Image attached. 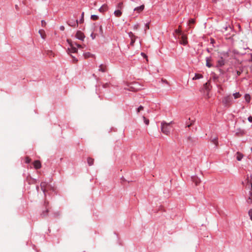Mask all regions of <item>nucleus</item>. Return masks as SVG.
<instances>
[{"mask_svg":"<svg viewBox=\"0 0 252 252\" xmlns=\"http://www.w3.org/2000/svg\"><path fill=\"white\" fill-rule=\"evenodd\" d=\"M233 96L234 98L237 99L241 96V94H239V93H236L233 94Z\"/></svg>","mask_w":252,"mask_h":252,"instance_id":"obj_33","label":"nucleus"},{"mask_svg":"<svg viewBox=\"0 0 252 252\" xmlns=\"http://www.w3.org/2000/svg\"><path fill=\"white\" fill-rule=\"evenodd\" d=\"M129 36L131 38V42L130 43V45L131 46H133L134 44V43L135 42L136 37L133 34L132 32H130L128 33Z\"/></svg>","mask_w":252,"mask_h":252,"instance_id":"obj_10","label":"nucleus"},{"mask_svg":"<svg viewBox=\"0 0 252 252\" xmlns=\"http://www.w3.org/2000/svg\"><path fill=\"white\" fill-rule=\"evenodd\" d=\"M247 202L248 204L252 203V195H250L248 194Z\"/></svg>","mask_w":252,"mask_h":252,"instance_id":"obj_29","label":"nucleus"},{"mask_svg":"<svg viewBox=\"0 0 252 252\" xmlns=\"http://www.w3.org/2000/svg\"><path fill=\"white\" fill-rule=\"evenodd\" d=\"M218 0H212V2L214 3H216L217 2Z\"/></svg>","mask_w":252,"mask_h":252,"instance_id":"obj_53","label":"nucleus"},{"mask_svg":"<svg viewBox=\"0 0 252 252\" xmlns=\"http://www.w3.org/2000/svg\"><path fill=\"white\" fill-rule=\"evenodd\" d=\"M30 161H31L30 158H29V157H26V158L25 159V162L26 163H29V162H30Z\"/></svg>","mask_w":252,"mask_h":252,"instance_id":"obj_43","label":"nucleus"},{"mask_svg":"<svg viewBox=\"0 0 252 252\" xmlns=\"http://www.w3.org/2000/svg\"><path fill=\"white\" fill-rule=\"evenodd\" d=\"M94 159L91 158H88L87 159V162L88 164L91 166L94 164Z\"/></svg>","mask_w":252,"mask_h":252,"instance_id":"obj_25","label":"nucleus"},{"mask_svg":"<svg viewBox=\"0 0 252 252\" xmlns=\"http://www.w3.org/2000/svg\"><path fill=\"white\" fill-rule=\"evenodd\" d=\"M60 29H61V30H62V31H63V30H64V27H63V26H61V27H60Z\"/></svg>","mask_w":252,"mask_h":252,"instance_id":"obj_52","label":"nucleus"},{"mask_svg":"<svg viewBox=\"0 0 252 252\" xmlns=\"http://www.w3.org/2000/svg\"><path fill=\"white\" fill-rule=\"evenodd\" d=\"M227 29H228L227 27H226L224 28V29L225 31H226Z\"/></svg>","mask_w":252,"mask_h":252,"instance_id":"obj_54","label":"nucleus"},{"mask_svg":"<svg viewBox=\"0 0 252 252\" xmlns=\"http://www.w3.org/2000/svg\"><path fill=\"white\" fill-rule=\"evenodd\" d=\"M144 107L142 106H140L137 109V113H139L141 111L143 110Z\"/></svg>","mask_w":252,"mask_h":252,"instance_id":"obj_36","label":"nucleus"},{"mask_svg":"<svg viewBox=\"0 0 252 252\" xmlns=\"http://www.w3.org/2000/svg\"><path fill=\"white\" fill-rule=\"evenodd\" d=\"M192 181L195 184L196 186H198L201 183V180L196 176H194L191 177Z\"/></svg>","mask_w":252,"mask_h":252,"instance_id":"obj_9","label":"nucleus"},{"mask_svg":"<svg viewBox=\"0 0 252 252\" xmlns=\"http://www.w3.org/2000/svg\"><path fill=\"white\" fill-rule=\"evenodd\" d=\"M211 142L215 144L216 146L218 145V138L217 136L211 137Z\"/></svg>","mask_w":252,"mask_h":252,"instance_id":"obj_13","label":"nucleus"},{"mask_svg":"<svg viewBox=\"0 0 252 252\" xmlns=\"http://www.w3.org/2000/svg\"><path fill=\"white\" fill-rule=\"evenodd\" d=\"M236 158L238 161H240L244 157V155L242 153H241L239 152L236 153Z\"/></svg>","mask_w":252,"mask_h":252,"instance_id":"obj_18","label":"nucleus"},{"mask_svg":"<svg viewBox=\"0 0 252 252\" xmlns=\"http://www.w3.org/2000/svg\"><path fill=\"white\" fill-rule=\"evenodd\" d=\"M172 123V122H171L170 123H166L165 122H162L161 124V132L166 135H169L171 130L170 125Z\"/></svg>","mask_w":252,"mask_h":252,"instance_id":"obj_1","label":"nucleus"},{"mask_svg":"<svg viewBox=\"0 0 252 252\" xmlns=\"http://www.w3.org/2000/svg\"><path fill=\"white\" fill-rule=\"evenodd\" d=\"M126 86L125 89L129 91L136 92L140 90L139 85L136 82L126 83Z\"/></svg>","mask_w":252,"mask_h":252,"instance_id":"obj_2","label":"nucleus"},{"mask_svg":"<svg viewBox=\"0 0 252 252\" xmlns=\"http://www.w3.org/2000/svg\"><path fill=\"white\" fill-rule=\"evenodd\" d=\"M248 120L250 122H252V116H250L249 118H248Z\"/></svg>","mask_w":252,"mask_h":252,"instance_id":"obj_47","label":"nucleus"},{"mask_svg":"<svg viewBox=\"0 0 252 252\" xmlns=\"http://www.w3.org/2000/svg\"><path fill=\"white\" fill-rule=\"evenodd\" d=\"M76 37L81 40H83L85 37L84 34L81 31H78L76 34Z\"/></svg>","mask_w":252,"mask_h":252,"instance_id":"obj_12","label":"nucleus"},{"mask_svg":"<svg viewBox=\"0 0 252 252\" xmlns=\"http://www.w3.org/2000/svg\"><path fill=\"white\" fill-rule=\"evenodd\" d=\"M71 56L72 59V61H73V63H76L78 62V60L75 57H74L72 55H71Z\"/></svg>","mask_w":252,"mask_h":252,"instance_id":"obj_37","label":"nucleus"},{"mask_svg":"<svg viewBox=\"0 0 252 252\" xmlns=\"http://www.w3.org/2000/svg\"><path fill=\"white\" fill-rule=\"evenodd\" d=\"M73 44H74V46H76L79 48H83L82 46L80 45V44H77L76 43H73Z\"/></svg>","mask_w":252,"mask_h":252,"instance_id":"obj_42","label":"nucleus"},{"mask_svg":"<svg viewBox=\"0 0 252 252\" xmlns=\"http://www.w3.org/2000/svg\"><path fill=\"white\" fill-rule=\"evenodd\" d=\"M94 55L91 54L89 52L85 53L84 54V56L85 58H86V59L89 58L90 57H94Z\"/></svg>","mask_w":252,"mask_h":252,"instance_id":"obj_26","label":"nucleus"},{"mask_svg":"<svg viewBox=\"0 0 252 252\" xmlns=\"http://www.w3.org/2000/svg\"><path fill=\"white\" fill-rule=\"evenodd\" d=\"M40 34L41 37L44 39L46 37V34L45 31L43 30H40L38 32Z\"/></svg>","mask_w":252,"mask_h":252,"instance_id":"obj_23","label":"nucleus"},{"mask_svg":"<svg viewBox=\"0 0 252 252\" xmlns=\"http://www.w3.org/2000/svg\"><path fill=\"white\" fill-rule=\"evenodd\" d=\"M252 176H247V186L250 189V190L249 191V195H252Z\"/></svg>","mask_w":252,"mask_h":252,"instance_id":"obj_7","label":"nucleus"},{"mask_svg":"<svg viewBox=\"0 0 252 252\" xmlns=\"http://www.w3.org/2000/svg\"><path fill=\"white\" fill-rule=\"evenodd\" d=\"M213 42H214V40H213V39H212V42H212V43H213Z\"/></svg>","mask_w":252,"mask_h":252,"instance_id":"obj_56","label":"nucleus"},{"mask_svg":"<svg viewBox=\"0 0 252 252\" xmlns=\"http://www.w3.org/2000/svg\"><path fill=\"white\" fill-rule=\"evenodd\" d=\"M108 86H109V84L108 83H105V84H104L103 85V87L104 88H106V87H108Z\"/></svg>","mask_w":252,"mask_h":252,"instance_id":"obj_49","label":"nucleus"},{"mask_svg":"<svg viewBox=\"0 0 252 252\" xmlns=\"http://www.w3.org/2000/svg\"><path fill=\"white\" fill-rule=\"evenodd\" d=\"M141 55L144 58L146 59V61L148 62V57L147 56V55L144 53H141Z\"/></svg>","mask_w":252,"mask_h":252,"instance_id":"obj_41","label":"nucleus"},{"mask_svg":"<svg viewBox=\"0 0 252 252\" xmlns=\"http://www.w3.org/2000/svg\"><path fill=\"white\" fill-rule=\"evenodd\" d=\"M249 215L250 216L251 220H252V209H251L249 211Z\"/></svg>","mask_w":252,"mask_h":252,"instance_id":"obj_40","label":"nucleus"},{"mask_svg":"<svg viewBox=\"0 0 252 252\" xmlns=\"http://www.w3.org/2000/svg\"><path fill=\"white\" fill-rule=\"evenodd\" d=\"M203 76L200 74H195L194 77L192 78L193 80H197L200 78H202Z\"/></svg>","mask_w":252,"mask_h":252,"instance_id":"obj_28","label":"nucleus"},{"mask_svg":"<svg viewBox=\"0 0 252 252\" xmlns=\"http://www.w3.org/2000/svg\"><path fill=\"white\" fill-rule=\"evenodd\" d=\"M67 42L69 44L70 48H68V53L70 54V53H77V49L75 47L74 44L72 43V42L69 40L67 39Z\"/></svg>","mask_w":252,"mask_h":252,"instance_id":"obj_6","label":"nucleus"},{"mask_svg":"<svg viewBox=\"0 0 252 252\" xmlns=\"http://www.w3.org/2000/svg\"><path fill=\"white\" fill-rule=\"evenodd\" d=\"M224 64V61L222 58H221L218 61L217 66H221Z\"/></svg>","mask_w":252,"mask_h":252,"instance_id":"obj_21","label":"nucleus"},{"mask_svg":"<svg viewBox=\"0 0 252 252\" xmlns=\"http://www.w3.org/2000/svg\"><path fill=\"white\" fill-rule=\"evenodd\" d=\"M194 122H195V121H194V120H191V121H190V124H189V125H188L187 126L188 127H190L192 125H193L194 124Z\"/></svg>","mask_w":252,"mask_h":252,"instance_id":"obj_38","label":"nucleus"},{"mask_svg":"<svg viewBox=\"0 0 252 252\" xmlns=\"http://www.w3.org/2000/svg\"><path fill=\"white\" fill-rule=\"evenodd\" d=\"M84 12H83L82 13V17H81V20H80V22L82 23L84 22Z\"/></svg>","mask_w":252,"mask_h":252,"instance_id":"obj_44","label":"nucleus"},{"mask_svg":"<svg viewBox=\"0 0 252 252\" xmlns=\"http://www.w3.org/2000/svg\"><path fill=\"white\" fill-rule=\"evenodd\" d=\"M143 119L144 121V123L146 125H148L149 124V119H147L145 116H143Z\"/></svg>","mask_w":252,"mask_h":252,"instance_id":"obj_32","label":"nucleus"},{"mask_svg":"<svg viewBox=\"0 0 252 252\" xmlns=\"http://www.w3.org/2000/svg\"><path fill=\"white\" fill-rule=\"evenodd\" d=\"M139 27V25L137 24L134 26V29L137 30Z\"/></svg>","mask_w":252,"mask_h":252,"instance_id":"obj_48","label":"nucleus"},{"mask_svg":"<svg viewBox=\"0 0 252 252\" xmlns=\"http://www.w3.org/2000/svg\"><path fill=\"white\" fill-rule=\"evenodd\" d=\"M222 103L227 107H229L232 102V97L230 95H228L227 96L224 97L222 100Z\"/></svg>","mask_w":252,"mask_h":252,"instance_id":"obj_5","label":"nucleus"},{"mask_svg":"<svg viewBox=\"0 0 252 252\" xmlns=\"http://www.w3.org/2000/svg\"><path fill=\"white\" fill-rule=\"evenodd\" d=\"M78 20H76L74 22H70L68 25L70 26H71V27H77L78 26Z\"/></svg>","mask_w":252,"mask_h":252,"instance_id":"obj_24","label":"nucleus"},{"mask_svg":"<svg viewBox=\"0 0 252 252\" xmlns=\"http://www.w3.org/2000/svg\"><path fill=\"white\" fill-rule=\"evenodd\" d=\"M145 6L144 5H141L140 6L137 7L134 9V11H136L138 13H140L142 12L144 9Z\"/></svg>","mask_w":252,"mask_h":252,"instance_id":"obj_14","label":"nucleus"},{"mask_svg":"<svg viewBox=\"0 0 252 252\" xmlns=\"http://www.w3.org/2000/svg\"><path fill=\"white\" fill-rule=\"evenodd\" d=\"M91 19L93 20H96L98 19V16L95 15H93L91 16Z\"/></svg>","mask_w":252,"mask_h":252,"instance_id":"obj_35","label":"nucleus"},{"mask_svg":"<svg viewBox=\"0 0 252 252\" xmlns=\"http://www.w3.org/2000/svg\"><path fill=\"white\" fill-rule=\"evenodd\" d=\"M91 36L92 37V39H94L95 36H96V34H94L93 33H92L91 35Z\"/></svg>","mask_w":252,"mask_h":252,"instance_id":"obj_46","label":"nucleus"},{"mask_svg":"<svg viewBox=\"0 0 252 252\" xmlns=\"http://www.w3.org/2000/svg\"><path fill=\"white\" fill-rule=\"evenodd\" d=\"M145 27L146 29H149V24L148 23L146 24L145 25Z\"/></svg>","mask_w":252,"mask_h":252,"instance_id":"obj_50","label":"nucleus"},{"mask_svg":"<svg viewBox=\"0 0 252 252\" xmlns=\"http://www.w3.org/2000/svg\"><path fill=\"white\" fill-rule=\"evenodd\" d=\"M114 13L116 17H120L121 16L122 14V12L121 11V10L118 9L117 10H115Z\"/></svg>","mask_w":252,"mask_h":252,"instance_id":"obj_20","label":"nucleus"},{"mask_svg":"<svg viewBox=\"0 0 252 252\" xmlns=\"http://www.w3.org/2000/svg\"><path fill=\"white\" fill-rule=\"evenodd\" d=\"M46 23L45 21L42 20L41 21V25L42 27H45L46 26Z\"/></svg>","mask_w":252,"mask_h":252,"instance_id":"obj_45","label":"nucleus"},{"mask_svg":"<svg viewBox=\"0 0 252 252\" xmlns=\"http://www.w3.org/2000/svg\"><path fill=\"white\" fill-rule=\"evenodd\" d=\"M108 9V6L106 4H103L101 7L99 9V11L100 12H104L106 11Z\"/></svg>","mask_w":252,"mask_h":252,"instance_id":"obj_16","label":"nucleus"},{"mask_svg":"<svg viewBox=\"0 0 252 252\" xmlns=\"http://www.w3.org/2000/svg\"><path fill=\"white\" fill-rule=\"evenodd\" d=\"M117 7L119 9V10H121L123 7V2H119L117 5Z\"/></svg>","mask_w":252,"mask_h":252,"instance_id":"obj_31","label":"nucleus"},{"mask_svg":"<svg viewBox=\"0 0 252 252\" xmlns=\"http://www.w3.org/2000/svg\"><path fill=\"white\" fill-rule=\"evenodd\" d=\"M38 189H39L38 186H37V187H36V189L38 190Z\"/></svg>","mask_w":252,"mask_h":252,"instance_id":"obj_55","label":"nucleus"},{"mask_svg":"<svg viewBox=\"0 0 252 252\" xmlns=\"http://www.w3.org/2000/svg\"><path fill=\"white\" fill-rule=\"evenodd\" d=\"M195 23V20L193 19H190L189 21V25L191 28V24H193Z\"/></svg>","mask_w":252,"mask_h":252,"instance_id":"obj_34","label":"nucleus"},{"mask_svg":"<svg viewBox=\"0 0 252 252\" xmlns=\"http://www.w3.org/2000/svg\"><path fill=\"white\" fill-rule=\"evenodd\" d=\"M187 142L189 146L193 145L196 142L195 138L191 137V136H189L187 137Z\"/></svg>","mask_w":252,"mask_h":252,"instance_id":"obj_8","label":"nucleus"},{"mask_svg":"<svg viewBox=\"0 0 252 252\" xmlns=\"http://www.w3.org/2000/svg\"><path fill=\"white\" fill-rule=\"evenodd\" d=\"M175 32L178 34L179 36L181 34H182L183 33L182 32V31H181V26H179V27H178V29H176L175 31Z\"/></svg>","mask_w":252,"mask_h":252,"instance_id":"obj_22","label":"nucleus"},{"mask_svg":"<svg viewBox=\"0 0 252 252\" xmlns=\"http://www.w3.org/2000/svg\"><path fill=\"white\" fill-rule=\"evenodd\" d=\"M98 70L99 71H101L102 72H105L107 71V65L106 64H101L99 66V69H98Z\"/></svg>","mask_w":252,"mask_h":252,"instance_id":"obj_11","label":"nucleus"},{"mask_svg":"<svg viewBox=\"0 0 252 252\" xmlns=\"http://www.w3.org/2000/svg\"><path fill=\"white\" fill-rule=\"evenodd\" d=\"M99 32L102 36L103 35V31L101 26H100L99 27Z\"/></svg>","mask_w":252,"mask_h":252,"instance_id":"obj_39","label":"nucleus"},{"mask_svg":"<svg viewBox=\"0 0 252 252\" xmlns=\"http://www.w3.org/2000/svg\"><path fill=\"white\" fill-rule=\"evenodd\" d=\"M244 133H245V131L243 129L239 128L236 130V135L237 136L243 135V134H244Z\"/></svg>","mask_w":252,"mask_h":252,"instance_id":"obj_17","label":"nucleus"},{"mask_svg":"<svg viewBox=\"0 0 252 252\" xmlns=\"http://www.w3.org/2000/svg\"><path fill=\"white\" fill-rule=\"evenodd\" d=\"M241 73V71H238H238H237V75H238V76L240 75Z\"/></svg>","mask_w":252,"mask_h":252,"instance_id":"obj_51","label":"nucleus"},{"mask_svg":"<svg viewBox=\"0 0 252 252\" xmlns=\"http://www.w3.org/2000/svg\"><path fill=\"white\" fill-rule=\"evenodd\" d=\"M206 66L208 67H211L212 66V64L211 63V62L212 61L211 58H206Z\"/></svg>","mask_w":252,"mask_h":252,"instance_id":"obj_19","label":"nucleus"},{"mask_svg":"<svg viewBox=\"0 0 252 252\" xmlns=\"http://www.w3.org/2000/svg\"><path fill=\"white\" fill-rule=\"evenodd\" d=\"M40 188L44 192L45 196H46V193L49 190H53V187L51 185L45 182L41 183Z\"/></svg>","mask_w":252,"mask_h":252,"instance_id":"obj_3","label":"nucleus"},{"mask_svg":"<svg viewBox=\"0 0 252 252\" xmlns=\"http://www.w3.org/2000/svg\"><path fill=\"white\" fill-rule=\"evenodd\" d=\"M48 212H49L48 209H46L45 211H43L42 212V213L41 214V216L43 218H44V217H46L47 216V215H48Z\"/></svg>","mask_w":252,"mask_h":252,"instance_id":"obj_27","label":"nucleus"},{"mask_svg":"<svg viewBox=\"0 0 252 252\" xmlns=\"http://www.w3.org/2000/svg\"><path fill=\"white\" fill-rule=\"evenodd\" d=\"M180 36V37H178V38L179 39L180 43L184 45H186L188 43L187 35L186 34L182 33Z\"/></svg>","mask_w":252,"mask_h":252,"instance_id":"obj_4","label":"nucleus"},{"mask_svg":"<svg viewBox=\"0 0 252 252\" xmlns=\"http://www.w3.org/2000/svg\"><path fill=\"white\" fill-rule=\"evenodd\" d=\"M245 98L246 101L249 103L251 100V96L249 94H246L245 95Z\"/></svg>","mask_w":252,"mask_h":252,"instance_id":"obj_30","label":"nucleus"},{"mask_svg":"<svg viewBox=\"0 0 252 252\" xmlns=\"http://www.w3.org/2000/svg\"><path fill=\"white\" fill-rule=\"evenodd\" d=\"M33 165L36 169H39L41 166V163L39 160H35L33 162Z\"/></svg>","mask_w":252,"mask_h":252,"instance_id":"obj_15","label":"nucleus"}]
</instances>
